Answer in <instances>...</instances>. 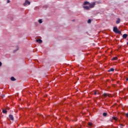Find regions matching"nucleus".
I'll return each mask as SVG.
<instances>
[{
    "label": "nucleus",
    "instance_id": "0eeeda50",
    "mask_svg": "<svg viewBox=\"0 0 128 128\" xmlns=\"http://www.w3.org/2000/svg\"><path fill=\"white\" fill-rule=\"evenodd\" d=\"M9 118H10V120H14V116H12V114H10L9 115Z\"/></svg>",
    "mask_w": 128,
    "mask_h": 128
},
{
    "label": "nucleus",
    "instance_id": "f3484780",
    "mask_svg": "<svg viewBox=\"0 0 128 128\" xmlns=\"http://www.w3.org/2000/svg\"><path fill=\"white\" fill-rule=\"evenodd\" d=\"M38 22H39V24H42V20L41 19L39 20H38Z\"/></svg>",
    "mask_w": 128,
    "mask_h": 128
},
{
    "label": "nucleus",
    "instance_id": "a878e982",
    "mask_svg": "<svg viewBox=\"0 0 128 128\" xmlns=\"http://www.w3.org/2000/svg\"><path fill=\"white\" fill-rule=\"evenodd\" d=\"M41 118H44V116L42 115Z\"/></svg>",
    "mask_w": 128,
    "mask_h": 128
},
{
    "label": "nucleus",
    "instance_id": "7ed1b4c3",
    "mask_svg": "<svg viewBox=\"0 0 128 128\" xmlns=\"http://www.w3.org/2000/svg\"><path fill=\"white\" fill-rule=\"evenodd\" d=\"M83 8H84L86 10H90V6H84Z\"/></svg>",
    "mask_w": 128,
    "mask_h": 128
},
{
    "label": "nucleus",
    "instance_id": "f03ea898",
    "mask_svg": "<svg viewBox=\"0 0 128 128\" xmlns=\"http://www.w3.org/2000/svg\"><path fill=\"white\" fill-rule=\"evenodd\" d=\"M28 6H30V2L28 0H26L24 3L23 4V6H28Z\"/></svg>",
    "mask_w": 128,
    "mask_h": 128
},
{
    "label": "nucleus",
    "instance_id": "6e6552de",
    "mask_svg": "<svg viewBox=\"0 0 128 128\" xmlns=\"http://www.w3.org/2000/svg\"><path fill=\"white\" fill-rule=\"evenodd\" d=\"M122 38H128V34H124L123 35H122Z\"/></svg>",
    "mask_w": 128,
    "mask_h": 128
},
{
    "label": "nucleus",
    "instance_id": "9b49d317",
    "mask_svg": "<svg viewBox=\"0 0 128 128\" xmlns=\"http://www.w3.org/2000/svg\"><path fill=\"white\" fill-rule=\"evenodd\" d=\"M2 112L3 114H6V113L8 112V111H6V110H4V109H2Z\"/></svg>",
    "mask_w": 128,
    "mask_h": 128
},
{
    "label": "nucleus",
    "instance_id": "39448f33",
    "mask_svg": "<svg viewBox=\"0 0 128 128\" xmlns=\"http://www.w3.org/2000/svg\"><path fill=\"white\" fill-rule=\"evenodd\" d=\"M103 96H105V98H106V96H110V95L109 94H106V93H104V94H103Z\"/></svg>",
    "mask_w": 128,
    "mask_h": 128
},
{
    "label": "nucleus",
    "instance_id": "aec40b11",
    "mask_svg": "<svg viewBox=\"0 0 128 128\" xmlns=\"http://www.w3.org/2000/svg\"><path fill=\"white\" fill-rule=\"evenodd\" d=\"M94 94L96 96L98 94V92H94Z\"/></svg>",
    "mask_w": 128,
    "mask_h": 128
},
{
    "label": "nucleus",
    "instance_id": "4468645a",
    "mask_svg": "<svg viewBox=\"0 0 128 128\" xmlns=\"http://www.w3.org/2000/svg\"><path fill=\"white\" fill-rule=\"evenodd\" d=\"M118 60V57H114L112 58V60Z\"/></svg>",
    "mask_w": 128,
    "mask_h": 128
},
{
    "label": "nucleus",
    "instance_id": "4be33fe9",
    "mask_svg": "<svg viewBox=\"0 0 128 128\" xmlns=\"http://www.w3.org/2000/svg\"><path fill=\"white\" fill-rule=\"evenodd\" d=\"M2 64L0 62V67L2 66Z\"/></svg>",
    "mask_w": 128,
    "mask_h": 128
},
{
    "label": "nucleus",
    "instance_id": "2eb2a0df",
    "mask_svg": "<svg viewBox=\"0 0 128 128\" xmlns=\"http://www.w3.org/2000/svg\"><path fill=\"white\" fill-rule=\"evenodd\" d=\"M103 116H108V113H106V112H104V113H103Z\"/></svg>",
    "mask_w": 128,
    "mask_h": 128
},
{
    "label": "nucleus",
    "instance_id": "6ab92c4d",
    "mask_svg": "<svg viewBox=\"0 0 128 128\" xmlns=\"http://www.w3.org/2000/svg\"><path fill=\"white\" fill-rule=\"evenodd\" d=\"M88 126H92V122H89V123H88Z\"/></svg>",
    "mask_w": 128,
    "mask_h": 128
},
{
    "label": "nucleus",
    "instance_id": "423d86ee",
    "mask_svg": "<svg viewBox=\"0 0 128 128\" xmlns=\"http://www.w3.org/2000/svg\"><path fill=\"white\" fill-rule=\"evenodd\" d=\"M36 42H38V44H42V40L40 39L36 40Z\"/></svg>",
    "mask_w": 128,
    "mask_h": 128
},
{
    "label": "nucleus",
    "instance_id": "dca6fc26",
    "mask_svg": "<svg viewBox=\"0 0 128 128\" xmlns=\"http://www.w3.org/2000/svg\"><path fill=\"white\" fill-rule=\"evenodd\" d=\"M88 24H90L92 22V20L90 19H89L88 21Z\"/></svg>",
    "mask_w": 128,
    "mask_h": 128
},
{
    "label": "nucleus",
    "instance_id": "393cba45",
    "mask_svg": "<svg viewBox=\"0 0 128 128\" xmlns=\"http://www.w3.org/2000/svg\"><path fill=\"white\" fill-rule=\"evenodd\" d=\"M120 126H123L122 124H120Z\"/></svg>",
    "mask_w": 128,
    "mask_h": 128
},
{
    "label": "nucleus",
    "instance_id": "a211bd4d",
    "mask_svg": "<svg viewBox=\"0 0 128 128\" xmlns=\"http://www.w3.org/2000/svg\"><path fill=\"white\" fill-rule=\"evenodd\" d=\"M112 118H113V120H118V118H117L113 117Z\"/></svg>",
    "mask_w": 128,
    "mask_h": 128
},
{
    "label": "nucleus",
    "instance_id": "f8f14e48",
    "mask_svg": "<svg viewBox=\"0 0 128 128\" xmlns=\"http://www.w3.org/2000/svg\"><path fill=\"white\" fill-rule=\"evenodd\" d=\"M120 22V19H118V20L116 21V24H118Z\"/></svg>",
    "mask_w": 128,
    "mask_h": 128
},
{
    "label": "nucleus",
    "instance_id": "bb28decb",
    "mask_svg": "<svg viewBox=\"0 0 128 128\" xmlns=\"http://www.w3.org/2000/svg\"><path fill=\"white\" fill-rule=\"evenodd\" d=\"M127 45L128 46V42H127Z\"/></svg>",
    "mask_w": 128,
    "mask_h": 128
},
{
    "label": "nucleus",
    "instance_id": "20e7f679",
    "mask_svg": "<svg viewBox=\"0 0 128 128\" xmlns=\"http://www.w3.org/2000/svg\"><path fill=\"white\" fill-rule=\"evenodd\" d=\"M95 3H92V4H90V8H94Z\"/></svg>",
    "mask_w": 128,
    "mask_h": 128
},
{
    "label": "nucleus",
    "instance_id": "b1692460",
    "mask_svg": "<svg viewBox=\"0 0 128 128\" xmlns=\"http://www.w3.org/2000/svg\"><path fill=\"white\" fill-rule=\"evenodd\" d=\"M126 80L127 82H128V78H126Z\"/></svg>",
    "mask_w": 128,
    "mask_h": 128
},
{
    "label": "nucleus",
    "instance_id": "9d476101",
    "mask_svg": "<svg viewBox=\"0 0 128 128\" xmlns=\"http://www.w3.org/2000/svg\"><path fill=\"white\" fill-rule=\"evenodd\" d=\"M114 68H111L109 70H108V72H114Z\"/></svg>",
    "mask_w": 128,
    "mask_h": 128
},
{
    "label": "nucleus",
    "instance_id": "5701e85b",
    "mask_svg": "<svg viewBox=\"0 0 128 128\" xmlns=\"http://www.w3.org/2000/svg\"><path fill=\"white\" fill-rule=\"evenodd\" d=\"M126 118H128V113L126 114Z\"/></svg>",
    "mask_w": 128,
    "mask_h": 128
},
{
    "label": "nucleus",
    "instance_id": "f257e3e1",
    "mask_svg": "<svg viewBox=\"0 0 128 128\" xmlns=\"http://www.w3.org/2000/svg\"><path fill=\"white\" fill-rule=\"evenodd\" d=\"M113 32H115V34H122V32L118 29V27H114L113 29Z\"/></svg>",
    "mask_w": 128,
    "mask_h": 128
},
{
    "label": "nucleus",
    "instance_id": "1a4fd4ad",
    "mask_svg": "<svg viewBox=\"0 0 128 128\" xmlns=\"http://www.w3.org/2000/svg\"><path fill=\"white\" fill-rule=\"evenodd\" d=\"M84 6H86V4H90V2H88L86 1L84 3Z\"/></svg>",
    "mask_w": 128,
    "mask_h": 128
},
{
    "label": "nucleus",
    "instance_id": "412c9836",
    "mask_svg": "<svg viewBox=\"0 0 128 128\" xmlns=\"http://www.w3.org/2000/svg\"><path fill=\"white\" fill-rule=\"evenodd\" d=\"M9 2H10V0H8V1H7V4H8Z\"/></svg>",
    "mask_w": 128,
    "mask_h": 128
},
{
    "label": "nucleus",
    "instance_id": "ddd939ff",
    "mask_svg": "<svg viewBox=\"0 0 128 128\" xmlns=\"http://www.w3.org/2000/svg\"><path fill=\"white\" fill-rule=\"evenodd\" d=\"M10 80H12V82H14V80H16V79L14 78V76L11 77Z\"/></svg>",
    "mask_w": 128,
    "mask_h": 128
}]
</instances>
